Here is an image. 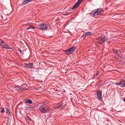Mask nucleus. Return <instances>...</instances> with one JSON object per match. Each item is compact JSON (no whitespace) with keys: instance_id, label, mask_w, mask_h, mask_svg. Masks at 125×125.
I'll return each instance as SVG.
<instances>
[{"instance_id":"18","label":"nucleus","mask_w":125,"mask_h":125,"mask_svg":"<svg viewBox=\"0 0 125 125\" xmlns=\"http://www.w3.org/2000/svg\"><path fill=\"white\" fill-rule=\"evenodd\" d=\"M3 41L1 40V39H0V45H2V43H3Z\"/></svg>"},{"instance_id":"12","label":"nucleus","mask_w":125,"mask_h":125,"mask_svg":"<svg viewBox=\"0 0 125 125\" xmlns=\"http://www.w3.org/2000/svg\"><path fill=\"white\" fill-rule=\"evenodd\" d=\"M98 41L99 42V43H102V42H105V40H103V39H102V38H100L98 39Z\"/></svg>"},{"instance_id":"11","label":"nucleus","mask_w":125,"mask_h":125,"mask_svg":"<svg viewBox=\"0 0 125 125\" xmlns=\"http://www.w3.org/2000/svg\"><path fill=\"white\" fill-rule=\"evenodd\" d=\"M25 103H27L28 104H32L33 102H32V100H29V99H27L25 100Z\"/></svg>"},{"instance_id":"7","label":"nucleus","mask_w":125,"mask_h":125,"mask_svg":"<svg viewBox=\"0 0 125 125\" xmlns=\"http://www.w3.org/2000/svg\"><path fill=\"white\" fill-rule=\"evenodd\" d=\"M118 85L121 86V87H125V81H121L118 83Z\"/></svg>"},{"instance_id":"22","label":"nucleus","mask_w":125,"mask_h":125,"mask_svg":"<svg viewBox=\"0 0 125 125\" xmlns=\"http://www.w3.org/2000/svg\"><path fill=\"white\" fill-rule=\"evenodd\" d=\"M19 50L21 54H22V51L21 50H20V49H19Z\"/></svg>"},{"instance_id":"16","label":"nucleus","mask_w":125,"mask_h":125,"mask_svg":"<svg viewBox=\"0 0 125 125\" xmlns=\"http://www.w3.org/2000/svg\"><path fill=\"white\" fill-rule=\"evenodd\" d=\"M114 53L119 56V51L118 50H115Z\"/></svg>"},{"instance_id":"6","label":"nucleus","mask_w":125,"mask_h":125,"mask_svg":"<svg viewBox=\"0 0 125 125\" xmlns=\"http://www.w3.org/2000/svg\"><path fill=\"white\" fill-rule=\"evenodd\" d=\"M97 95L99 100H102V91L101 90L97 91Z\"/></svg>"},{"instance_id":"17","label":"nucleus","mask_w":125,"mask_h":125,"mask_svg":"<svg viewBox=\"0 0 125 125\" xmlns=\"http://www.w3.org/2000/svg\"><path fill=\"white\" fill-rule=\"evenodd\" d=\"M4 112H5V111H4V108H2V109H1V113H2V114H3V113H4Z\"/></svg>"},{"instance_id":"5","label":"nucleus","mask_w":125,"mask_h":125,"mask_svg":"<svg viewBox=\"0 0 125 125\" xmlns=\"http://www.w3.org/2000/svg\"><path fill=\"white\" fill-rule=\"evenodd\" d=\"M83 1V0H78V1L76 3L75 5L71 8L72 10H74V9H76L77 7H79V5H80V4L81 2Z\"/></svg>"},{"instance_id":"13","label":"nucleus","mask_w":125,"mask_h":125,"mask_svg":"<svg viewBox=\"0 0 125 125\" xmlns=\"http://www.w3.org/2000/svg\"><path fill=\"white\" fill-rule=\"evenodd\" d=\"M85 36H91V35H92V32L89 31L87 32H86L85 33Z\"/></svg>"},{"instance_id":"24","label":"nucleus","mask_w":125,"mask_h":125,"mask_svg":"<svg viewBox=\"0 0 125 125\" xmlns=\"http://www.w3.org/2000/svg\"><path fill=\"white\" fill-rule=\"evenodd\" d=\"M29 110H33V108L30 107V108H29Z\"/></svg>"},{"instance_id":"26","label":"nucleus","mask_w":125,"mask_h":125,"mask_svg":"<svg viewBox=\"0 0 125 125\" xmlns=\"http://www.w3.org/2000/svg\"><path fill=\"white\" fill-rule=\"evenodd\" d=\"M123 100H124V101H125V98H124Z\"/></svg>"},{"instance_id":"14","label":"nucleus","mask_w":125,"mask_h":125,"mask_svg":"<svg viewBox=\"0 0 125 125\" xmlns=\"http://www.w3.org/2000/svg\"><path fill=\"white\" fill-rule=\"evenodd\" d=\"M6 114H7L8 116H10L11 112H10V109H7L6 111Z\"/></svg>"},{"instance_id":"8","label":"nucleus","mask_w":125,"mask_h":125,"mask_svg":"<svg viewBox=\"0 0 125 125\" xmlns=\"http://www.w3.org/2000/svg\"><path fill=\"white\" fill-rule=\"evenodd\" d=\"M2 47L3 48H7V49H11V47H10V46H9V45L7 44H5V45L2 44Z\"/></svg>"},{"instance_id":"10","label":"nucleus","mask_w":125,"mask_h":125,"mask_svg":"<svg viewBox=\"0 0 125 125\" xmlns=\"http://www.w3.org/2000/svg\"><path fill=\"white\" fill-rule=\"evenodd\" d=\"M33 63H29L28 64H25L24 67L25 68H32V66H33Z\"/></svg>"},{"instance_id":"15","label":"nucleus","mask_w":125,"mask_h":125,"mask_svg":"<svg viewBox=\"0 0 125 125\" xmlns=\"http://www.w3.org/2000/svg\"><path fill=\"white\" fill-rule=\"evenodd\" d=\"M35 28L34 26H30L28 28L26 29V30H30L31 29H34Z\"/></svg>"},{"instance_id":"21","label":"nucleus","mask_w":125,"mask_h":125,"mask_svg":"<svg viewBox=\"0 0 125 125\" xmlns=\"http://www.w3.org/2000/svg\"><path fill=\"white\" fill-rule=\"evenodd\" d=\"M27 24H22V25H21V26H22V27H24V26H26V25H27Z\"/></svg>"},{"instance_id":"3","label":"nucleus","mask_w":125,"mask_h":125,"mask_svg":"<svg viewBox=\"0 0 125 125\" xmlns=\"http://www.w3.org/2000/svg\"><path fill=\"white\" fill-rule=\"evenodd\" d=\"M39 110L42 114H45L48 112V108L46 106H41L39 108Z\"/></svg>"},{"instance_id":"19","label":"nucleus","mask_w":125,"mask_h":125,"mask_svg":"<svg viewBox=\"0 0 125 125\" xmlns=\"http://www.w3.org/2000/svg\"><path fill=\"white\" fill-rule=\"evenodd\" d=\"M26 121L27 123H29L30 122V118H26Z\"/></svg>"},{"instance_id":"23","label":"nucleus","mask_w":125,"mask_h":125,"mask_svg":"<svg viewBox=\"0 0 125 125\" xmlns=\"http://www.w3.org/2000/svg\"><path fill=\"white\" fill-rule=\"evenodd\" d=\"M98 74H99V71H97L96 76H98Z\"/></svg>"},{"instance_id":"4","label":"nucleus","mask_w":125,"mask_h":125,"mask_svg":"<svg viewBox=\"0 0 125 125\" xmlns=\"http://www.w3.org/2000/svg\"><path fill=\"white\" fill-rule=\"evenodd\" d=\"M75 50H76V47H72L71 48L65 50L64 52H65L66 54H68V55H69V54H71V53H73Z\"/></svg>"},{"instance_id":"2","label":"nucleus","mask_w":125,"mask_h":125,"mask_svg":"<svg viewBox=\"0 0 125 125\" xmlns=\"http://www.w3.org/2000/svg\"><path fill=\"white\" fill-rule=\"evenodd\" d=\"M38 28L39 29V30H41L42 31H45V30H47L48 29V27H47V25L45 24H41L38 25Z\"/></svg>"},{"instance_id":"9","label":"nucleus","mask_w":125,"mask_h":125,"mask_svg":"<svg viewBox=\"0 0 125 125\" xmlns=\"http://www.w3.org/2000/svg\"><path fill=\"white\" fill-rule=\"evenodd\" d=\"M31 1H33V0H25L23 2L22 4L23 5H26V4H27V3H29V2H31Z\"/></svg>"},{"instance_id":"25","label":"nucleus","mask_w":125,"mask_h":125,"mask_svg":"<svg viewBox=\"0 0 125 125\" xmlns=\"http://www.w3.org/2000/svg\"><path fill=\"white\" fill-rule=\"evenodd\" d=\"M116 85H119V83H116Z\"/></svg>"},{"instance_id":"1","label":"nucleus","mask_w":125,"mask_h":125,"mask_svg":"<svg viewBox=\"0 0 125 125\" xmlns=\"http://www.w3.org/2000/svg\"><path fill=\"white\" fill-rule=\"evenodd\" d=\"M103 11V9L101 8L94 10L91 12L90 16H94V17H96V16H98V15H101Z\"/></svg>"},{"instance_id":"20","label":"nucleus","mask_w":125,"mask_h":125,"mask_svg":"<svg viewBox=\"0 0 125 125\" xmlns=\"http://www.w3.org/2000/svg\"><path fill=\"white\" fill-rule=\"evenodd\" d=\"M61 107V106H56V109H60Z\"/></svg>"}]
</instances>
